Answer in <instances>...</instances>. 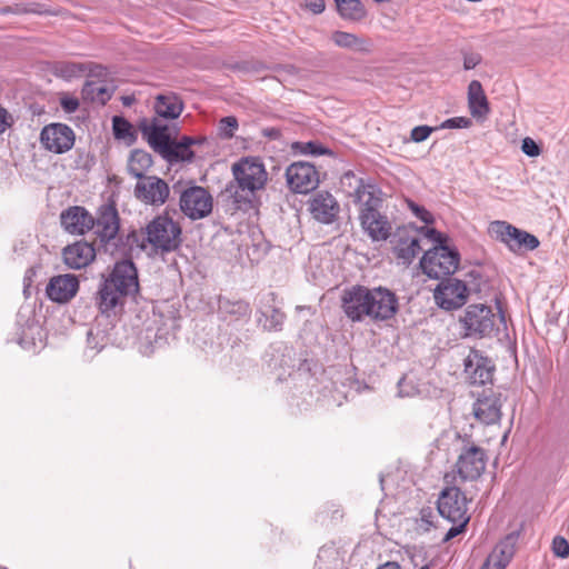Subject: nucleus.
Here are the masks:
<instances>
[{"instance_id": "1", "label": "nucleus", "mask_w": 569, "mask_h": 569, "mask_svg": "<svg viewBox=\"0 0 569 569\" xmlns=\"http://www.w3.org/2000/svg\"><path fill=\"white\" fill-rule=\"evenodd\" d=\"M139 290L138 272L131 260L116 262L97 295L99 310L110 317L121 310L124 300Z\"/></svg>"}, {"instance_id": "2", "label": "nucleus", "mask_w": 569, "mask_h": 569, "mask_svg": "<svg viewBox=\"0 0 569 569\" xmlns=\"http://www.w3.org/2000/svg\"><path fill=\"white\" fill-rule=\"evenodd\" d=\"M144 238L141 249L151 247L156 253H170L179 249L182 243V228L169 213L156 216L142 229Z\"/></svg>"}, {"instance_id": "3", "label": "nucleus", "mask_w": 569, "mask_h": 569, "mask_svg": "<svg viewBox=\"0 0 569 569\" xmlns=\"http://www.w3.org/2000/svg\"><path fill=\"white\" fill-rule=\"evenodd\" d=\"M376 186L365 184L362 180L355 189L356 200L365 208L361 210L360 220L363 230L373 241L387 240L391 236V224L387 217L382 216L376 207L380 199L376 197Z\"/></svg>"}, {"instance_id": "4", "label": "nucleus", "mask_w": 569, "mask_h": 569, "mask_svg": "<svg viewBox=\"0 0 569 569\" xmlns=\"http://www.w3.org/2000/svg\"><path fill=\"white\" fill-rule=\"evenodd\" d=\"M421 234L435 242L442 241V233L436 229L427 227L417 228L413 224L399 227L391 233L390 242L392 250L400 263L409 266L420 253L422 250L420 246Z\"/></svg>"}, {"instance_id": "5", "label": "nucleus", "mask_w": 569, "mask_h": 569, "mask_svg": "<svg viewBox=\"0 0 569 569\" xmlns=\"http://www.w3.org/2000/svg\"><path fill=\"white\" fill-rule=\"evenodd\" d=\"M443 241L445 237L442 236V241L437 242L438 246L435 248L428 249L420 260L422 272L429 278L440 279L450 276L459 267V252L449 249V247L443 244Z\"/></svg>"}, {"instance_id": "6", "label": "nucleus", "mask_w": 569, "mask_h": 569, "mask_svg": "<svg viewBox=\"0 0 569 569\" xmlns=\"http://www.w3.org/2000/svg\"><path fill=\"white\" fill-rule=\"evenodd\" d=\"M232 173L238 189L247 194H253L256 191L263 189L268 180L263 163L252 157L242 158L233 163Z\"/></svg>"}, {"instance_id": "7", "label": "nucleus", "mask_w": 569, "mask_h": 569, "mask_svg": "<svg viewBox=\"0 0 569 569\" xmlns=\"http://www.w3.org/2000/svg\"><path fill=\"white\" fill-rule=\"evenodd\" d=\"M466 337H491L496 331L497 316L486 305H470L460 319Z\"/></svg>"}, {"instance_id": "8", "label": "nucleus", "mask_w": 569, "mask_h": 569, "mask_svg": "<svg viewBox=\"0 0 569 569\" xmlns=\"http://www.w3.org/2000/svg\"><path fill=\"white\" fill-rule=\"evenodd\" d=\"M489 232L496 239L506 243L513 251H532L539 247L536 236L520 230L506 221H493L489 226Z\"/></svg>"}, {"instance_id": "9", "label": "nucleus", "mask_w": 569, "mask_h": 569, "mask_svg": "<svg viewBox=\"0 0 569 569\" xmlns=\"http://www.w3.org/2000/svg\"><path fill=\"white\" fill-rule=\"evenodd\" d=\"M179 206L186 217L199 220L211 213L213 199L203 187L191 186L181 192Z\"/></svg>"}, {"instance_id": "10", "label": "nucleus", "mask_w": 569, "mask_h": 569, "mask_svg": "<svg viewBox=\"0 0 569 569\" xmlns=\"http://www.w3.org/2000/svg\"><path fill=\"white\" fill-rule=\"evenodd\" d=\"M487 465L486 450L476 445H465L458 456L456 470L462 481H473L481 477Z\"/></svg>"}, {"instance_id": "11", "label": "nucleus", "mask_w": 569, "mask_h": 569, "mask_svg": "<svg viewBox=\"0 0 569 569\" xmlns=\"http://www.w3.org/2000/svg\"><path fill=\"white\" fill-rule=\"evenodd\" d=\"M369 288L360 284L343 290L341 308L343 313L352 322H360L369 318Z\"/></svg>"}, {"instance_id": "12", "label": "nucleus", "mask_w": 569, "mask_h": 569, "mask_svg": "<svg viewBox=\"0 0 569 569\" xmlns=\"http://www.w3.org/2000/svg\"><path fill=\"white\" fill-rule=\"evenodd\" d=\"M288 187L296 193H308L319 184V173L309 162H293L286 170Z\"/></svg>"}, {"instance_id": "13", "label": "nucleus", "mask_w": 569, "mask_h": 569, "mask_svg": "<svg viewBox=\"0 0 569 569\" xmlns=\"http://www.w3.org/2000/svg\"><path fill=\"white\" fill-rule=\"evenodd\" d=\"M468 295L469 290L463 281L449 278L437 286L433 298L441 309L455 310L467 302Z\"/></svg>"}, {"instance_id": "14", "label": "nucleus", "mask_w": 569, "mask_h": 569, "mask_svg": "<svg viewBox=\"0 0 569 569\" xmlns=\"http://www.w3.org/2000/svg\"><path fill=\"white\" fill-rule=\"evenodd\" d=\"M76 136L73 130L63 123H50L40 132V143L53 153L61 154L69 151L74 144Z\"/></svg>"}, {"instance_id": "15", "label": "nucleus", "mask_w": 569, "mask_h": 569, "mask_svg": "<svg viewBox=\"0 0 569 569\" xmlns=\"http://www.w3.org/2000/svg\"><path fill=\"white\" fill-rule=\"evenodd\" d=\"M467 498L457 487H449L441 491L438 501V513L448 521L456 523L457 520L470 518L467 515Z\"/></svg>"}, {"instance_id": "16", "label": "nucleus", "mask_w": 569, "mask_h": 569, "mask_svg": "<svg viewBox=\"0 0 569 569\" xmlns=\"http://www.w3.org/2000/svg\"><path fill=\"white\" fill-rule=\"evenodd\" d=\"M369 318L372 320H388L398 310L396 295L387 288H369Z\"/></svg>"}, {"instance_id": "17", "label": "nucleus", "mask_w": 569, "mask_h": 569, "mask_svg": "<svg viewBox=\"0 0 569 569\" xmlns=\"http://www.w3.org/2000/svg\"><path fill=\"white\" fill-rule=\"evenodd\" d=\"M170 193L167 182L156 176H146L138 180L134 187V196L146 204L161 206Z\"/></svg>"}, {"instance_id": "18", "label": "nucleus", "mask_w": 569, "mask_h": 569, "mask_svg": "<svg viewBox=\"0 0 569 569\" xmlns=\"http://www.w3.org/2000/svg\"><path fill=\"white\" fill-rule=\"evenodd\" d=\"M495 367L478 351H470L465 360V372L470 386L487 387L492 385Z\"/></svg>"}, {"instance_id": "19", "label": "nucleus", "mask_w": 569, "mask_h": 569, "mask_svg": "<svg viewBox=\"0 0 569 569\" xmlns=\"http://www.w3.org/2000/svg\"><path fill=\"white\" fill-rule=\"evenodd\" d=\"M501 393H479L473 403L475 417L485 425H493L501 418Z\"/></svg>"}, {"instance_id": "20", "label": "nucleus", "mask_w": 569, "mask_h": 569, "mask_svg": "<svg viewBox=\"0 0 569 569\" xmlns=\"http://www.w3.org/2000/svg\"><path fill=\"white\" fill-rule=\"evenodd\" d=\"M119 221L118 210L113 203H104L99 208L93 228L101 241L116 238L120 227Z\"/></svg>"}, {"instance_id": "21", "label": "nucleus", "mask_w": 569, "mask_h": 569, "mask_svg": "<svg viewBox=\"0 0 569 569\" xmlns=\"http://www.w3.org/2000/svg\"><path fill=\"white\" fill-rule=\"evenodd\" d=\"M61 226L72 234H84L94 227V218L83 207H70L60 214Z\"/></svg>"}, {"instance_id": "22", "label": "nucleus", "mask_w": 569, "mask_h": 569, "mask_svg": "<svg viewBox=\"0 0 569 569\" xmlns=\"http://www.w3.org/2000/svg\"><path fill=\"white\" fill-rule=\"evenodd\" d=\"M518 539V532L507 535L499 543L496 545L483 566L489 569H505L515 555Z\"/></svg>"}, {"instance_id": "23", "label": "nucleus", "mask_w": 569, "mask_h": 569, "mask_svg": "<svg viewBox=\"0 0 569 569\" xmlns=\"http://www.w3.org/2000/svg\"><path fill=\"white\" fill-rule=\"evenodd\" d=\"M79 289V282L73 274L53 277L47 286L48 297L56 302L64 303L72 299Z\"/></svg>"}, {"instance_id": "24", "label": "nucleus", "mask_w": 569, "mask_h": 569, "mask_svg": "<svg viewBox=\"0 0 569 569\" xmlns=\"http://www.w3.org/2000/svg\"><path fill=\"white\" fill-rule=\"evenodd\" d=\"M141 131L147 137L150 147L163 158L172 142L168 127L160 124L158 119L153 118L150 122L141 123Z\"/></svg>"}, {"instance_id": "25", "label": "nucleus", "mask_w": 569, "mask_h": 569, "mask_svg": "<svg viewBox=\"0 0 569 569\" xmlns=\"http://www.w3.org/2000/svg\"><path fill=\"white\" fill-rule=\"evenodd\" d=\"M309 209L316 220L331 223L339 212V204L329 192H319L310 200Z\"/></svg>"}, {"instance_id": "26", "label": "nucleus", "mask_w": 569, "mask_h": 569, "mask_svg": "<svg viewBox=\"0 0 569 569\" xmlns=\"http://www.w3.org/2000/svg\"><path fill=\"white\" fill-rule=\"evenodd\" d=\"M96 257L92 244L86 241H78L63 249L64 263L71 269L87 267Z\"/></svg>"}, {"instance_id": "27", "label": "nucleus", "mask_w": 569, "mask_h": 569, "mask_svg": "<svg viewBox=\"0 0 569 569\" xmlns=\"http://www.w3.org/2000/svg\"><path fill=\"white\" fill-rule=\"evenodd\" d=\"M153 110L157 119L174 120L183 111V102L173 92L158 94L154 98Z\"/></svg>"}, {"instance_id": "28", "label": "nucleus", "mask_w": 569, "mask_h": 569, "mask_svg": "<svg viewBox=\"0 0 569 569\" xmlns=\"http://www.w3.org/2000/svg\"><path fill=\"white\" fill-rule=\"evenodd\" d=\"M102 67L93 63H81L62 61L53 67V73L58 78L70 81L76 78L82 77L84 73L101 74Z\"/></svg>"}, {"instance_id": "29", "label": "nucleus", "mask_w": 569, "mask_h": 569, "mask_svg": "<svg viewBox=\"0 0 569 569\" xmlns=\"http://www.w3.org/2000/svg\"><path fill=\"white\" fill-rule=\"evenodd\" d=\"M468 108L473 118H486L490 112L489 101L478 80L468 86Z\"/></svg>"}, {"instance_id": "30", "label": "nucleus", "mask_w": 569, "mask_h": 569, "mask_svg": "<svg viewBox=\"0 0 569 569\" xmlns=\"http://www.w3.org/2000/svg\"><path fill=\"white\" fill-rule=\"evenodd\" d=\"M330 39L337 47L357 52L369 53L372 48L369 39L346 31H333Z\"/></svg>"}, {"instance_id": "31", "label": "nucleus", "mask_w": 569, "mask_h": 569, "mask_svg": "<svg viewBox=\"0 0 569 569\" xmlns=\"http://www.w3.org/2000/svg\"><path fill=\"white\" fill-rule=\"evenodd\" d=\"M197 142L198 141L191 137H183L180 141L172 140L170 148L168 149L163 159L171 163L179 161H191L194 157V153L191 150V146Z\"/></svg>"}, {"instance_id": "32", "label": "nucleus", "mask_w": 569, "mask_h": 569, "mask_svg": "<svg viewBox=\"0 0 569 569\" xmlns=\"http://www.w3.org/2000/svg\"><path fill=\"white\" fill-rule=\"evenodd\" d=\"M18 343L22 349L37 352L43 347V335L40 326L36 323L28 325L21 331Z\"/></svg>"}, {"instance_id": "33", "label": "nucleus", "mask_w": 569, "mask_h": 569, "mask_svg": "<svg viewBox=\"0 0 569 569\" xmlns=\"http://www.w3.org/2000/svg\"><path fill=\"white\" fill-rule=\"evenodd\" d=\"M152 166V158L151 154L137 149L133 150L130 154L129 162H128V171L131 176L134 178H142L146 177L144 172Z\"/></svg>"}, {"instance_id": "34", "label": "nucleus", "mask_w": 569, "mask_h": 569, "mask_svg": "<svg viewBox=\"0 0 569 569\" xmlns=\"http://www.w3.org/2000/svg\"><path fill=\"white\" fill-rule=\"evenodd\" d=\"M340 17L349 21H360L367 16L365 6L360 0H336Z\"/></svg>"}, {"instance_id": "35", "label": "nucleus", "mask_w": 569, "mask_h": 569, "mask_svg": "<svg viewBox=\"0 0 569 569\" xmlns=\"http://www.w3.org/2000/svg\"><path fill=\"white\" fill-rule=\"evenodd\" d=\"M82 98L87 101L104 104L111 98L109 89L99 81H87L81 90Z\"/></svg>"}, {"instance_id": "36", "label": "nucleus", "mask_w": 569, "mask_h": 569, "mask_svg": "<svg viewBox=\"0 0 569 569\" xmlns=\"http://www.w3.org/2000/svg\"><path fill=\"white\" fill-rule=\"evenodd\" d=\"M219 310L223 315L233 316L236 318H242L249 315L250 307L247 302L242 300L231 301L228 299H221L219 300Z\"/></svg>"}, {"instance_id": "37", "label": "nucleus", "mask_w": 569, "mask_h": 569, "mask_svg": "<svg viewBox=\"0 0 569 569\" xmlns=\"http://www.w3.org/2000/svg\"><path fill=\"white\" fill-rule=\"evenodd\" d=\"M2 11L4 13H13V14H24V13L52 14L53 13L44 4H41L38 2L17 3L14 6L3 8Z\"/></svg>"}, {"instance_id": "38", "label": "nucleus", "mask_w": 569, "mask_h": 569, "mask_svg": "<svg viewBox=\"0 0 569 569\" xmlns=\"http://www.w3.org/2000/svg\"><path fill=\"white\" fill-rule=\"evenodd\" d=\"M112 129L117 139L127 140L128 142H133L136 140L132 124L122 117H113Z\"/></svg>"}, {"instance_id": "39", "label": "nucleus", "mask_w": 569, "mask_h": 569, "mask_svg": "<svg viewBox=\"0 0 569 569\" xmlns=\"http://www.w3.org/2000/svg\"><path fill=\"white\" fill-rule=\"evenodd\" d=\"M262 315L266 317L263 322V328L269 331H279L282 329L286 316L280 309L270 306V313L268 310L262 311Z\"/></svg>"}, {"instance_id": "40", "label": "nucleus", "mask_w": 569, "mask_h": 569, "mask_svg": "<svg viewBox=\"0 0 569 569\" xmlns=\"http://www.w3.org/2000/svg\"><path fill=\"white\" fill-rule=\"evenodd\" d=\"M437 518L435 511L430 507L422 508L419 516L416 518V531L418 533H426L435 528V519Z\"/></svg>"}, {"instance_id": "41", "label": "nucleus", "mask_w": 569, "mask_h": 569, "mask_svg": "<svg viewBox=\"0 0 569 569\" xmlns=\"http://www.w3.org/2000/svg\"><path fill=\"white\" fill-rule=\"evenodd\" d=\"M219 134L222 138L230 139L234 136V131L238 129V120L236 117H224L219 121Z\"/></svg>"}, {"instance_id": "42", "label": "nucleus", "mask_w": 569, "mask_h": 569, "mask_svg": "<svg viewBox=\"0 0 569 569\" xmlns=\"http://www.w3.org/2000/svg\"><path fill=\"white\" fill-rule=\"evenodd\" d=\"M552 552L559 558H567L569 556L568 541L561 536H556L552 540Z\"/></svg>"}, {"instance_id": "43", "label": "nucleus", "mask_w": 569, "mask_h": 569, "mask_svg": "<svg viewBox=\"0 0 569 569\" xmlns=\"http://www.w3.org/2000/svg\"><path fill=\"white\" fill-rule=\"evenodd\" d=\"M408 207L412 211V213L419 218L422 222L430 224L433 222L432 214L423 207L415 203L413 201H408Z\"/></svg>"}, {"instance_id": "44", "label": "nucleus", "mask_w": 569, "mask_h": 569, "mask_svg": "<svg viewBox=\"0 0 569 569\" xmlns=\"http://www.w3.org/2000/svg\"><path fill=\"white\" fill-rule=\"evenodd\" d=\"M435 128L429 126H417L410 132V139L413 142H422L429 138Z\"/></svg>"}, {"instance_id": "45", "label": "nucleus", "mask_w": 569, "mask_h": 569, "mask_svg": "<svg viewBox=\"0 0 569 569\" xmlns=\"http://www.w3.org/2000/svg\"><path fill=\"white\" fill-rule=\"evenodd\" d=\"M470 518H463L462 520H457L456 523H453L455 526H452L448 531L447 533L445 535L442 541L443 542H448L450 541L451 539H453L455 537H457L458 535H460L461 532L465 531L466 529V526L468 525Z\"/></svg>"}, {"instance_id": "46", "label": "nucleus", "mask_w": 569, "mask_h": 569, "mask_svg": "<svg viewBox=\"0 0 569 569\" xmlns=\"http://www.w3.org/2000/svg\"><path fill=\"white\" fill-rule=\"evenodd\" d=\"M521 150L529 157H537L540 154V148L531 138L522 140Z\"/></svg>"}, {"instance_id": "47", "label": "nucleus", "mask_w": 569, "mask_h": 569, "mask_svg": "<svg viewBox=\"0 0 569 569\" xmlns=\"http://www.w3.org/2000/svg\"><path fill=\"white\" fill-rule=\"evenodd\" d=\"M482 61V57L476 52H468L463 54V69L471 70Z\"/></svg>"}, {"instance_id": "48", "label": "nucleus", "mask_w": 569, "mask_h": 569, "mask_svg": "<svg viewBox=\"0 0 569 569\" xmlns=\"http://www.w3.org/2000/svg\"><path fill=\"white\" fill-rule=\"evenodd\" d=\"M60 106L67 113H72L79 108V101L74 97L63 96L60 99Z\"/></svg>"}, {"instance_id": "49", "label": "nucleus", "mask_w": 569, "mask_h": 569, "mask_svg": "<svg viewBox=\"0 0 569 569\" xmlns=\"http://www.w3.org/2000/svg\"><path fill=\"white\" fill-rule=\"evenodd\" d=\"M470 124V120L465 117H457L447 119L441 127L442 128H467Z\"/></svg>"}, {"instance_id": "50", "label": "nucleus", "mask_w": 569, "mask_h": 569, "mask_svg": "<svg viewBox=\"0 0 569 569\" xmlns=\"http://www.w3.org/2000/svg\"><path fill=\"white\" fill-rule=\"evenodd\" d=\"M13 123L12 116L0 106V134H2L7 129H9Z\"/></svg>"}, {"instance_id": "51", "label": "nucleus", "mask_w": 569, "mask_h": 569, "mask_svg": "<svg viewBox=\"0 0 569 569\" xmlns=\"http://www.w3.org/2000/svg\"><path fill=\"white\" fill-rule=\"evenodd\" d=\"M306 7L316 14L323 12L326 4L325 0H308Z\"/></svg>"}, {"instance_id": "52", "label": "nucleus", "mask_w": 569, "mask_h": 569, "mask_svg": "<svg viewBox=\"0 0 569 569\" xmlns=\"http://www.w3.org/2000/svg\"><path fill=\"white\" fill-rule=\"evenodd\" d=\"M305 151L311 154H325L327 150L316 142H308L305 147Z\"/></svg>"}, {"instance_id": "53", "label": "nucleus", "mask_w": 569, "mask_h": 569, "mask_svg": "<svg viewBox=\"0 0 569 569\" xmlns=\"http://www.w3.org/2000/svg\"><path fill=\"white\" fill-rule=\"evenodd\" d=\"M377 569H401V567L397 562L388 561L379 566Z\"/></svg>"}, {"instance_id": "54", "label": "nucleus", "mask_w": 569, "mask_h": 569, "mask_svg": "<svg viewBox=\"0 0 569 569\" xmlns=\"http://www.w3.org/2000/svg\"><path fill=\"white\" fill-rule=\"evenodd\" d=\"M138 240H139V237H138L137 232H134V231H133V232H131V233L128 236V241H130V242H138Z\"/></svg>"}, {"instance_id": "55", "label": "nucleus", "mask_w": 569, "mask_h": 569, "mask_svg": "<svg viewBox=\"0 0 569 569\" xmlns=\"http://www.w3.org/2000/svg\"><path fill=\"white\" fill-rule=\"evenodd\" d=\"M268 298H269V301L274 302V300H276V295H274L273 292H270V293L268 295Z\"/></svg>"}, {"instance_id": "56", "label": "nucleus", "mask_w": 569, "mask_h": 569, "mask_svg": "<svg viewBox=\"0 0 569 569\" xmlns=\"http://www.w3.org/2000/svg\"><path fill=\"white\" fill-rule=\"evenodd\" d=\"M420 569H429L428 566H422Z\"/></svg>"}, {"instance_id": "57", "label": "nucleus", "mask_w": 569, "mask_h": 569, "mask_svg": "<svg viewBox=\"0 0 569 569\" xmlns=\"http://www.w3.org/2000/svg\"><path fill=\"white\" fill-rule=\"evenodd\" d=\"M568 531H569V521H568Z\"/></svg>"}, {"instance_id": "58", "label": "nucleus", "mask_w": 569, "mask_h": 569, "mask_svg": "<svg viewBox=\"0 0 569 569\" xmlns=\"http://www.w3.org/2000/svg\"><path fill=\"white\" fill-rule=\"evenodd\" d=\"M0 569H7V568H1V567H0Z\"/></svg>"}]
</instances>
